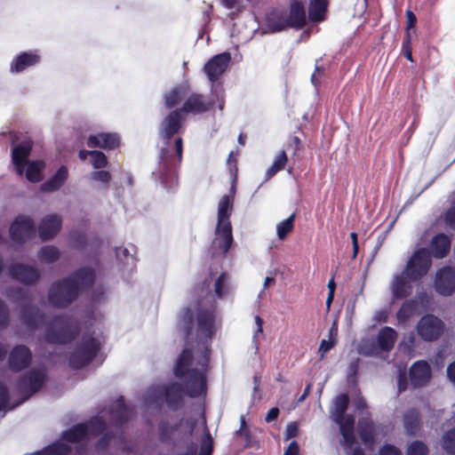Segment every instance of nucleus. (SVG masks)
I'll use <instances>...</instances> for the list:
<instances>
[{
  "mask_svg": "<svg viewBox=\"0 0 455 455\" xmlns=\"http://www.w3.org/2000/svg\"><path fill=\"white\" fill-rule=\"evenodd\" d=\"M193 351L190 348L182 350L177 359L174 374L177 378H185L186 394L192 398L206 394L207 380L205 371L191 369Z\"/></svg>",
  "mask_w": 455,
  "mask_h": 455,
  "instance_id": "f257e3e1",
  "label": "nucleus"
},
{
  "mask_svg": "<svg viewBox=\"0 0 455 455\" xmlns=\"http://www.w3.org/2000/svg\"><path fill=\"white\" fill-rule=\"evenodd\" d=\"M234 195H224L218 205V223L216 235L218 247L226 254L233 243L232 225L229 220L233 211Z\"/></svg>",
  "mask_w": 455,
  "mask_h": 455,
  "instance_id": "f03ea898",
  "label": "nucleus"
},
{
  "mask_svg": "<svg viewBox=\"0 0 455 455\" xmlns=\"http://www.w3.org/2000/svg\"><path fill=\"white\" fill-rule=\"evenodd\" d=\"M79 331L80 326L77 322L57 315L46 328L44 339L50 344L65 345L73 341Z\"/></svg>",
  "mask_w": 455,
  "mask_h": 455,
  "instance_id": "7ed1b4c3",
  "label": "nucleus"
},
{
  "mask_svg": "<svg viewBox=\"0 0 455 455\" xmlns=\"http://www.w3.org/2000/svg\"><path fill=\"white\" fill-rule=\"evenodd\" d=\"M196 422L192 419L186 420L181 418L175 424H171L166 419L158 423L159 441L165 444L177 445L179 442L192 436Z\"/></svg>",
  "mask_w": 455,
  "mask_h": 455,
  "instance_id": "20e7f679",
  "label": "nucleus"
},
{
  "mask_svg": "<svg viewBox=\"0 0 455 455\" xmlns=\"http://www.w3.org/2000/svg\"><path fill=\"white\" fill-rule=\"evenodd\" d=\"M79 295V286L72 278L64 277L51 284L48 301L54 307L65 308L72 304Z\"/></svg>",
  "mask_w": 455,
  "mask_h": 455,
  "instance_id": "39448f33",
  "label": "nucleus"
},
{
  "mask_svg": "<svg viewBox=\"0 0 455 455\" xmlns=\"http://www.w3.org/2000/svg\"><path fill=\"white\" fill-rule=\"evenodd\" d=\"M100 350V344L97 339L92 336H84L69 355L68 364L70 368L80 370L85 367L94 360Z\"/></svg>",
  "mask_w": 455,
  "mask_h": 455,
  "instance_id": "423d86ee",
  "label": "nucleus"
},
{
  "mask_svg": "<svg viewBox=\"0 0 455 455\" xmlns=\"http://www.w3.org/2000/svg\"><path fill=\"white\" fill-rule=\"evenodd\" d=\"M174 146L177 158H174L171 155L170 150L166 148H162L160 151L158 172L160 179L164 183L172 181L175 178L177 167L182 160V138H177L175 140Z\"/></svg>",
  "mask_w": 455,
  "mask_h": 455,
  "instance_id": "0eeeda50",
  "label": "nucleus"
},
{
  "mask_svg": "<svg viewBox=\"0 0 455 455\" xmlns=\"http://www.w3.org/2000/svg\"><path fill=\"white\" fill-rule=\"evenodd\" d=\"M432 265V258L429 249H417L408 259L403 272L411 281H420L427 275Z\"/></svg>",
  "mask_w": 455,
  "mask_h": 455,
  "instance_id": "6e6552de",
  "label": "nucleus"
},
{
  "mask_svg": "<svg viewBox=\"0 0 455 455\" xmlns=\"http://www.w3.org/2000/svg\"><path fill=\"white\" fill-rule=\"evenodd\" d=\"M46 380V372L43 368L33 369L20 376L17 381V389L23 401L38 392Z\"/></svg>",
  "mask_w": 455,
  "mask_h": 455,
  "instance_id": "1a4fd4ad",
  "label": "nucleus"
},
{
  "mask_svg": "<svg viewBox=\"0 0 455 455\" xmlns=\"http://www.w3.org/2000/svg\"><path fill=\"white\" fill-rule=\"evenodd\" d=\"M15 293L17 294V300L28 301V303L21 304L20 320L28 329L36 330L44 321V314L30 303V297L26 291L19 288L15 291Z\"/></svg>",
  "mask_w": 455,
  "mask_h": 455,
  "instance_id": "9d476101",
  "label": "nucleus"
},
{
  "mask_svg": "<svg viewBox=\"0 0 455 455\" xmlns=\"http://www.w3.org/2000/svg\"><path fill=\"white\" fill-rule=\"evenodd\" d=\"M34 220L24 214L18 215L12 222L9 229L12 241L22 244L35 235Z\"/></svg>",
  "mask_w": 455,
  "mask_h": 455,
  "instance_id": "9b49d317",
  "label": "nucleus"
},
{
  "mask_svg": "<svg viewBox=\"0 0 455 455\" xmlns=\"http://www.w3.org/2000/svg\"><path fill=\"white\" fill-rule=\"evenodd\" d=\"M417 330L422 339L433 341L442 335L443 323L434 315H426L419 321Z\"/></svg>",
  "mask_w": 455,
  "mask_h": 455,
  "instance_id": "f8f14e48",
  "label": "nucleus"
},
{
  "mask_svg": "<svg viewBox=\"0 0 455 455\" xmlns=\"http://www.w3.org/2000/svg\"><path fill=\"white\" fill-rule=\"evenodd\" d=\"M160 395L171 411H176L184 406L185 390L179 382H171L164 385L160 391Z\"/></svg>",
  "mask_w": 455,
  "mask_h": 455,
  "instance_id": "ddd939ff",
  "label": "nucleus"
},
{
  "mask_svg": "<svg viewBox=\"0 0 455 455\" xmlns=\"http://www.w3.org/2000/svg\"><path fill=\"white\" fill-rule=\"evenodd\" d=\"M231 60L229 52H222L211 58L204 66V71L211 83L217 82L225 73Z\"/></svg>",
  "mask_w": 455,
  "mask_h": 455,
  "instance_id": "4468645a",
  "label": "nucleus"
},
{
  "mask_svg": "<svg viewBox=\"0 0 455 455\" xmlns=\"http://www.w3.org/2000/svg\"><path fill=\"white\" fill-rule=\"evenodd\" d=\"M186 116L179 108L172 110L161 123V134L168 143L181 130Z\"/></svg>",
  "mask_w": 455,
  "mask_h": 455,
  "instance_id": "2eb2a0df",
  "label": "nucleus"
},
{
  "mask_svg": "<svg viewBox=\"0 0 455 455\" xmlns=\"http://www.w3.org/2000/svg\"><path fill=\"white\" fill-rule=\"evenodd\" d=\"M435 289L443 296H451L455 292V268L447 266L440 268L435 278Z\"/></svg>",
  "mask_w": 455,
  "mask_h": 455,
  "instance_id": "dca6fc26",
  "label": "nucleus"
},
{
  "mask_svg": "<svg viewBox=\"0 0 455 455\" xmlns=\"http://www.w3.org/2000/svg\"><path fill=\"white\" fill-rule=\"evenodd\" d=\"M31 361V350L25 345H16L9 353L8 367L13 372H20L28 368Z\"/></svg>",
  "mask_w": 455,
  "mask_h": 455,
  "instance_id": "f3484780",
  "label": "nucleus"
},
{
  "mask_svg": "<svg viewBox=\"0 0 455 455\" xmlns=\"http://www.w3.org/2000/svg\"><path fill=\"white\" fill-rule=\"evenodd\" d=\"M431 378V367L428 363L424 360L413 363L409 369V380L413 388H419L427 386Z\"/></svg>",
  "mask_w": 455,
  "mask_h": 455,
  "instance_id": "a211bd4d",
  "label": "nucleus"
},
{
  "mask_svg": "<svg viewBox=\"0 0 455 455\" xmlns=\"http://www.w3.org/2000/svg\"><path fill=\"white\" fill-rule=\"evenodd\" d=\"M8 271L12 279L25 285L36 284L40 279L39 271L28 265L15 263L9 267Z\"/></svg>",
  "mask_w": 455,
  "mask_h": 455,
  "instance_id": "6ab92c4d",
  "label": "nucleus"
},
{
  "mask_svg": "<svg viewBox=\"0 0 455 455\" xmlns=\"http://www.w3.org/2000/svg\"><path fill=\"white\" fill-rule=\"evenodd\" d=\"M213 105V101L205 100L203 94L193 92L186 99L182 107L179 109L185 116L187 114L200 115L211 110Z\"/></svg>",
  "mask_w": 455,
  "mask_h": 455,
  "instance_id": "aec40b11",
  "label": "nucleus"
},
{
  "mask_svg": "<svg viewBox=\"0 0 455 455\" xmlns=\"http://www.w3.org/2000/svg\"><path fill=\"white\" fill-rule=\"evenodd\" d=\"M196 320L198 331L206 338L212 339L215 332V306L199 308L196 313Z\"/></svg>",
  "mask_w": 455,
  "mask_h": 455,
  "instance_id": "412c9836",
  "label": "nucleus"
},
{
  "mask_svg": "<svg viewBox=\"0 0 455 455\" xmlns=\"http://www.w3.org/2000/svg\"><path fill=\"white\" fill-rule=\"evenodd\" d=\"M62 220L58 214H50L43 218L39 226L38 232L42 241H48L53 238L60 230Z\"/></svg>",
  "mask_w": 455,
  "mask_h": 455,
  "instance_id": "4be33fe9",
  "label": "nucleus"
},
{
  "mask_svg": "<svg viewBox=\"0 0 455 455\" xmlns=\"http://www.w3.org/2000/svg\"><path fill=\"white\" fill-rule=\"evenodd\" d=\"M408 276L402 272L394 276L390 284V290L393 299H403L412 293V283Z\"/></svg>",
  "mask_w": 455,
  "mask_h": 455,
  "instance_id": "5701e85b",
  "label": "nucleus"
},
{
  "mask_svg": "<svg viewBox=\"0 0 455 455\" xmlns=\"http://www.w3.org/2000/svg\"><path fill=\"white\" fill-rule=\"evenodd\" d=\"M333 419L339 426V431L343 437L344 446L347 449H350L355 443V436L354 434V416L352 414H347L341 418H335Z\"/></svg>",
  "mask_w": 455,
  "mask_h": 455,
  "instance_id": "b1692460",
  "label": "nucleus"
},
{
  "mask_svg": "<svg viewBox=\"0 0 455 455\" xmlns=\"http://www.w3.org/2000/svg\"><path fill=\"white\" fill-rule=\"evenodd\" d=\"M88 148H101L104 149H115L120 144L119 137L115 133L100 132L91 135L87 139Z\"/></svg>",
  "mask_w": 455,
  "mask_h": 455,
  "instance_id": "393cba45",
  "label": "nucleus"
},
{
  "mask_svg": "<svg viewBox=\"0 0 455 455\" xmlns=\"http://www.w3.org/2000/svg\"><path fill=\"white\" fill-rule=\"evenodd\" d=\"M451 239L450 237L443 234L439 233L435 235L430 243V253L431 256L435 259H443L446 257L451 249Z\"/></svg>",
  "mask_w": 455,
  "mask_h": 455,
  "instance_id": "a878e982",
  "label": "nucleus"
},
{
  "mask_svg": "<svg viewBox=\"0 0 455 455\" xmlns=\"http://www.w3.org/2000/svg\"><path fill=\"white\" fill-rule=\"evenodd\" d=\"M32 150V142L22 141L12 148V158L19 174L22 173V167L28 162V158Z\"/></svg>",
  "mask_w": 455,
  "mask_h": 455,
  "instance_id": "bb28decb",
  "label": "nucleus"
},
{
  "mask_svg": "<svg viewBox=\"0 0 455 455\" xmlns=\"http://www.w3.org/2000/svg\"><path fill=\"white\" fill-rule=\"evenodd\" d=\"M68 178V171L66 165H61L55 174L41 185V190L51 193L59 190Z\"/></svg>",
  "mask_w": 455,
  "mask_h": 455,
  "instance_id": "cd10ccee",
  "label": "nucleus"
},
{
  "mask_svg": "<svg viewBox=\"0 0 455 455\" xmlns=\"http://www.w3.org/2000/svg\"><path fill=\"white\" fill-rule=\"evenodd\" d=\"M397 336V332L392 327H382L377 335L378 347L383 352H390L394 348Z\"/></svg>",
  "mask_w": 455,
  "mask_h": 455,
  "instance_id": "c85d7f7f",
  "label": "nucleus"
},
{
  "mask_svg": "<svg viewBox=\"0 0 455 455\" xmlns=\"http://www.w3.org/2000/svg\"><path fill=\"white\" fill-rule=\"evenodd\" d=\"M40 56L35 52H22L18 55L11 63V71L12 73H20L26 68L38 63Z\"/></svg>",
  "mask_w": 455,
  "mask_h": 455,
  "instance_id": "c756f323",
  "label": "nucleus"
},
{
  "mask_svg": "<svg viewBox=\"0 0 455 455\" xmlns=\"http://www.w3.org/2000/svg\"><path fill=\"white\" fill-rule=\"evenodd\" d=\"M358 435L361 441L368 448L375 443V426L371 419H362L358 421Z\"/></svg>",
  "mask_w": 455,
  "mask_h": 455,
  "instance_id": "7c9ffc66",
  "label": "nucleus"
},
{
  "mask_svg": "<svg viewBox=\"0 0 455 455\" xmlns=\"http://www.w3.org/2000/svg\"><path fill=\"white\" fill-rule=\"evenodd\" d=\"M79 286V291L83 289H89L95 281V273L91 267H80L76 269L70 276Z\"/></svg>",
  "mask_w": 455,
  "mask_h": 455,
  "instance_id": "2f4dec72",
  "label": "nucleus"
},
{
  "mask_svg": "<svg viewBox=\"0 0 455 455\" xmlns=\"http://www.w3.org/2000/svg\"><path fill=\"white\" fill-rule=\"evenodd\" d=\"M328 7L327 0H310L308 6V19L314 23L325 20Z\"/></svg>",
  "mask_w": 455,
  "mask_h": 455,
  "instance_id": "473e14b6",
  "label": "nucleus"
},
{
  "mask_svg": "<svg viewBox=\"0 0 455 455\" xmlns=\"http://www.w3.org/2000/svg\"><path fill=\"white\" fill-rule=\"evenodd\" d=\"M404 428L409 435H415L421 427L420 413L417 409H411L403 415Z\"/></svg>",
  "mask_w": 455,
  "mask_h": 455,
  "instance_id": "72a5a7b5",
  "label": "nucleus"
},
{
  "mask_svg": "<svg viewBox=\"0 0 455 455\" xmlns=\"http://www.w3.org/2000/svg\"><path fill=\"white\" fill-rule=\"evenodd\" d=\"M88 435V427L85 423H80L61 434V440L76 443L84 440Z\"/></svg>",
  "mask_w": 455,
  "mask_h": 455,
  "instance_id": "f704fd0d",
  "label": "nucleus"
},
{
  "mask_svg": "<svg viewBox=\"0 0 455 455\" xmlns=\"http://www.w3.org/2000/svg\"><path fill=\"white\" fill-rule=\"evenodd\" d=\"M288 24L298 28L306 24L305 9L299 2L295 1L291 4Z\"/></svg>",
  "mask_w": 455,
  "mask_h": 455,
  "instance_id": "c9c22d12",
  "label": "nucleus"
},
{
  "mask_svg": "<svg viewBox=\"0 0 455 455\" xmlns=\"http://www.w3.org/2000/svg\"><path fill=\"white\" fill-rule=\"evenodd\" d=\"M25 165H27L26 169V178L30 182H39L42 180V172L45 167V164L41 160L29 161Z\"/></svg>",
  "mask_w": 455,
  "mask_h": 455,
  "instance_id": "e433bc0d",
  "label": "nucleus"
},
{
  "mask_svg": "<svg viewBox=\"0 0 455 455\" xmlns=\"http://www.w3.org/2000/svg\"><path fill=\"white\" fill-rule=\"evenodd\" d=\"M418 301L416 299H406L404 300L398 311L396 312V318L400 323H405L411 317L417 308H418Z\"/></svg>",
  "mask_w": 455,
  "mask_h": 455,
  "instance_id": "4c0bfd02",
  "label": "nucleus"
},
{
  "mask_svg": "<svg viewBox=\"0 0 455 455\" xmlns=\"http://www.w3.org/2000/svg\"><path fill=\"white\" fill-rule=\"evenodd\" d=\"M187 90L183 86H176L169 92L165 93L164 104L167 108H172L177 106L185 98Z\"/></svg>",
  "mask_w": 455,
  "mask_h": 455,
  "instance_id": "58836bf2",
  "label": "nucleus"
},
{
  "mask_svg": "<svg viewBox=\"0 0 455 455\" xmlns=\"http://www.w3.org/2000/svg\"><path fill=\"white\" fill-rule=\"evenodd\" d=\"M230 291L229 277L227 273H221L214 283V292L218 299H222Z\"/></svg>",
  "mask_w": 455,
  "mask_h": 455,
  "instance_id": "ea45409f",
  "label": "nucleus"
},
{
  "mask_svg": "<svg viewBox=\"0 0 455 455\" xmlns=\"http://www.w3.org/2000/svg\"><path fill=\"white\" fill-rule=\"evenodd\" d=\"M288 163V156L284 150H282L275 156L272 165L267 169L266 175L271 178L278 172L283 171Z\"/></svg>",
  "mask_w": 455,
  "mask_h": 455,
  "instance_id": "a19ab883",
  "label": "nucleus"
},
{
  "mask_svg": "<svg viewBox=\"0 0 455 455\" xmlns=\"http://www.w3.org/2000/svg\"><path fill=\"white\" fill-rule=\"evenodd\" d=\"M71 452V446L57 441L42 450L43 455H68Z\"/></svg>",
  "mask_w": 455,
  "mask_h": 455,
  "instance_id": "79ce46f5",
  "label": "nucleus"
},
{
  "mask_svg": "<svg viewBox=\"0 0 455 455\" xmlns=\"http://www.w3.org/2000/svg\"><path fill=\"white\" fill-rule=\"evenodd\" d=\"M38 259L46 263H53L60 258V251L53 245H45L38 252Z\"/></svg>",
  "mask_w": 455,
  "mask_h": 455,
  "instance_id": "37998d69",
  "label": "nucleus"
},
{
  "mask_svg": "<svg viewBox=\"0 0 455 455\" xmlns=\"http://www.w3.org/2000/svg\"><path fill=\"white\" fill-rule=\"evenodd\" d=\"M296 214L292 213L289 218L283 220L276 226L277 236L280 240H283L294 228V220Z\"/></svg>",
  "mask_w": 455,
  "mask_h": 455,
  "instance_id": "c03bdc74",
  "label": "nucleus"
},
{
  "mask_svg": "<svg viewBox=\"0 0 455 455\" xmlns=\"http://www.w3.org/2000/svg\"><path fill=\"white\" fill-rule=\"evenodd\" d=\"M180 322L182 323V329L185 336L188 338L193 331L194 327V314L190 307L183 309L180 315Z\"/></svg>",
  "mask_w": 455,
  "mask_h": 455,
  "instance_id": "a18cd8bd",
  "label": "nucleus"
},
{
  "mask_svg": "<svg viewBox=\"0 0 455 455\" xmlns=\"http://www.w3.org/2000/svg\"><path fill=\"white\" fill-rule=\"evenodd\" d=\"M349 405V397L347 394H341L336 397L334 411L332 412L333 419L341 418L346 414V411L347 410Z\"/></svg>",
  "mask_w": 455,
  "mask_h": 455,
  "instance_id": "49530a36",
  "label": "nucleus"
},
{
  "mask_svg": "<svg viewBox=\"0 0 455 455\" xmlns=\"http://www.w3.org/2000/svg\"><path fill=\"white\" fill-rule=\"evenodd\" d=\"M118 408L112 410L111 414L115 424L116 426H122L128 420V411L122 397L118 400Z\"/></svg>",
  "mask_w": 455,
  "mask_h": 455,
  "instance_id": "de8ad7c7",
  "label": "nucleus"
},
{
  "mask_svg": "<svg viewBox=\"0 0 455 455\" xmlns=\"http://www.w3.org/2000/svg\"><path fill=\"white\" fill-rule=\"evenodd\" d=\"M442 447L447 454L455 455V427L443 434Z\"/></svg>",
  "mask_w": 455,
  "mask_h": 455,
  "instance_id": "09e8293b",
  "label": "nucleus"
},
{
  "mask_svg": "<svg viewBox=\"0 0 455 455\" xmlns=\"http://www.w3.org/2000/svg\"><path fill=\"white\" fill-rule=\"evenodd\" d=\"M429 450L425 443L419 440L411 442L406 451V455H428Z\"/></svg>",
  "mask_w": 455,
  "mask_h": 455,
  "instance_id": "8fccbe9b",
  "label": "nucleus"
},
{
  "mask_svg": "<svg viewBox=\"0 0 455 455\" xmlns=\"http://www.w3.org/2000/svg\"><path fill=\"white\" fill-rule=\"evenodd\" d=\"M240 428L236 430L235 435L238 436H242L245 442V447L249 448L251 446V433L247 426V422L244 415L240 417Z\"/></svg>",
  "mask_w": 455,
  "mask_h": 455,
  "instance_id": "3c124183",
  "label": "nucleus"
},
{
  "mask_svg": "<svg viewBox=\"0 0 455 455\" xmlns=\"http://www.w3.org/2000/svg\"><path fill=\"white\" fill-rule=\"evenodd\" d=\"M87 427L92 435H99L105 432L107 425L104 419L96 417L89 421Z\"/></svg>",
  "mask_w": 455,
  "mask_h": 455,
  "instance_id": "603ef678",
  "label": "nucleus"
},
{
  "mask_svg": "<svg viewBox=\"0 0 455 455\" xmlns=\"http://www.w3.org/2000/svg\"><path fill=\"white\" fill-rule=\"evenodd\" d=\"M286 148L292 152V156H296L299 152L303 151L304 145L299 137L297 135H291L288 139Z\"/></svg>",
  "mask_w": 455,
  "mask_h": 455,
  "instance_id": "864d4df0",
  "label": "nucleus"
},
{
  "mask_svg": "<svg viewBox=\"0 0 455 455\" xmlns=\"http://www.w3.org/2000/svg\"><path fill=\"white\" fill-rule=\"evenodd\" d=\"M91 163L95 169L104 168L108 164L107 156L101 151H91Z\"/></svg>",
  "mask_w": 455,
  "mask_h": 455,
  "instance_id": "5fc2aeb1",
  "label": "nucleus"
},
{
  "mask_svg": "<svg viewBox=\"0 0 455 455\" xmlns=\"http://www.w3.org/2000/svg\"><path fill=\"white\" fill-rule=\"evenodd\" d=\"M213 451V440L209 432L205 434L201 441L200 451L198 455H212Z\"/></svg>",
  "mask_w": 455,
  "mask_h": 455,
  "instance_id": "6e6d98bb",
  "label": "nucleus"
},
{
  "mask_svg": "<svg viewBox=\"0 0 455 455\" xmlns=\"http://www.w3.org/2000/svg\"><path fill=\"white\" fill-rule=\"evenodd\" d=\"M411 30H406L405 36L402 44V52L403 56L411 62H413L412 50H411Z\"/></svg>",
  "mask_w": 455,
  "mask_h": 455,
  "instance_id": "4d7b16f0",
  "label": "nucleus"
},
{
  "mask_svg": "<svg viewBox=\"0 0 455 455\" xmlns=\"http://www.w3.org/2000/svg\"><path fill=\"white\" fill-rule=\"evenodd\" d=\"M10 322V312L8 307L0 299V329L5 328Z\"/></svg>",
  "mask_w": 455,
  "mask_h": 455,
  "instance_id": "13d9d810",
  "label": "nucleus"
},
{
  "mask_svg": "<svg viewBox=\"0 0 455 455\" xmlns=\"http://www.w3.org/2000/svg\"><path fill=\"white\" fill-rule=\"evenodd\" d=\"M336 344H337L336 341L331 340L329 339H328V340L322 339V341L320 343L319 349H318L320 358L321 359L324 358L326 353L329 352L331 348H333L336 346Z\"/></svg>",
  "mask_w": 455,
  "mask_h": 455,
  "instance_id": "bf43d9fd",
  "label": "nucleus"
},
{
  "mask_svg": "<svg viewBox=\"0 0 455 455\" xmlns=\"http://www.w3.org/2000/svg\"><path fill=\"white\" fill-rule=\"evenodd\" d=\"M92 178L94 180L100 181L102 183L107 184L109 182V180L111 179V175H110L109 172H108V171L100 170V171L93 172L92 174Z\"/></svg>",
  "mask_w": 455,
  "mask_h": 455,
  "instance_id": "052dcab7",
  "label": "nucleus"
},
{
  "mask_svg": "<svg viewBox=\"0 0 455 455\" xmlns=\"http://www.w3.org/2000/svg\"><path fill=\"white\" fill-rule=\"evenodd\" d=\"M114 435L112 432L105 433L97 442L96 447L100 450H105L108 445L110 441L113 439Z\"/></svg>",
  "mask_w": 455,
  "mask_h": 455,
  "instance_id": "680f3d73",
  "label": "nucleus"
},
{
  "mask_svg": "<svg viewBox=\"0 0 455 455\" xmlns=\"http://www.w3.org/2000/svg\"><path fill=\"white\" fill-rule=\"evenodd\" d=\"M242 33V30L240 29H237V30H232L231 31V34H230V37L233 39V43L238 46L239 44H243L245 43H247L249 40H251L252 38V36H254V33H252L251 36H246L245 38L243 39H241L239 37L240 34Z\"/></svg>",
  "mask_w": 455,
  "mask_h": 455,
  "instance_id": "e2e57ef3",
  "label": "nucleus"
},
{
  "mask_svg": "<svg viewBox=\"0 0 455 455\" xmlns=\"http://www.w3.org/2000/svg\"><path fill=\"white\" fill-rule=\"evenodd\" d=\"M379 455H402V451L393 444H384L379 450Z\"/></svg>",
  "mask_w": 455,
  "mask_h": 455,
  "instance_id": "0e129e2a",
  "label": "nucleus"
},
{
  "mask_svg": "<svg viewBox=\"0 0 455 455\" xmlns=\"http://www.w3.org/2000/svg\"><path fill=\"white\" fill-rule=\"evenodd\" d=\"M298 434H299V427H298L297 422H295V421L290 422L286 426V429H285V433H284L285 440H289L291 438L296 437L298 435Z\"/></svg>",
  "mask_w": 455,
  "mask_h": 455,
  "instance_id": "69168bd1",
  "label": "nucleus"
},
{
  "mask_svg": "<svg viewBox=\"0 0 455 455\" xmlns=\"http://www.w3.org/2000/svg\"><path fill=\"white\" fill-rule=\"evenodd\" d=\"M9 401V392L7 387L0 383V411L3 410Z\"/></svg>",
  "mask_w": 455,
  "mask_h": 455,
  "instance_id": "338daca9",
  "label": "nucleus"
},
{
  "mask_svg": "<svg viewBox=\"0 0 455 455\" xmlns=\"http://www.w3.org/2000/svg\"><path fill=\"white\" fill-rule=\"evenodd\" d=\"M445 222L451 228H455V206L445 212Z\"/></svg>",
  "mask_w": 455,
  "mask_h": 455,
  "instance_id": "774afa93",
  "label": "nucleus"
}]
</instances>
